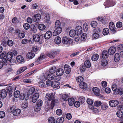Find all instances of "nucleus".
Listing matches in <instances>:
<instances>
[{
	"label": "nucleus",
	"instance_id": "nucleus-1",
	"mask_svg": "<svg viewBox=\"0 0 123 123\" xmlns=\"http://www.w3.org/2000/svg\"><path fill=\"white\" fill-rule=\"evenodd\" d=\"M60 22L59 20H57L55 23L54 31L53 33V35L55 36L58 35L61 32L62 30V28L60 27Z\"/></svg>",
	"mask_w": 123,
	"mask_h": 123
},
{
	"label": "nucleus",
	"instance_id": "nucleus-2",
	"mask_svg": "<svg viewBox=\"0 0 123 123\" xmlns=\"http://www.w3.org/2000/svg\"><path fill=\"white\" fill-rule=\"evenodd\" d=\"M100 29L97 28L93 30L94 33L92 36V38L94 39H97L100 37L99 33L100 32Z\"/></svg>",
	"mask_w": 123,
	"mask_h": 123
},
{
	"label": "nucleus",
	"instance_id": "nucleus-3",
	"mask_svg": "<svg viewBox=\"0 0 123 123\" xmlns=\"http://www.w3.org/2000/svg\"><path fill=\"white\" fill-rule=\"evenodd\" d=\"M73 41L72 39L67 37H64L62 39V42L64 44L68 45L72 43Z\"/></svg>",
	"mask_w": 123,
	"mask_h": 123
},
{
	"label": "nucleus",
	"instance_id": "nucleus-4",
	"mask_svg": "<svg viewBox=\"0 0 123 123\" xmlns=\"http://www.w3.org/2000/svg\"><path fill=\"white\" fill-rule=\"evenodd\" d=\"M104 5L105 6H106L107 7H109L114 6L115 5V3H112L111 0H108L104 3Z\"/></svg>",
	"mask_w": 123,
	"mask_h": 123
},
{
	"label": "nucleus",
	"instance_id": "nucleus-5",
	"mask_svg": "<svg viewBox=\"0 0 123 123\" xmlns=\"http://www.w3.org/2000/svg\"><path fill=\"white\" fill-rule=\"evenodd\" d=\"M119 104V102L116 100H111L109 102V104L110 106L114 107L117 106Z\"/></svg>",
	"mask_w": 123,
	"mask_h": 123
},
{
	"label": "nucleus",
	"instance_id": "nucleus-6",
	"mask_svg": "<svg viewBox=\"0 0 123 123\" xmlns=\"http://www.w3.org/2000/svg\"><path fill=\"white\" fill-rule=\"evenodd\" d=\"M53 97V94L52 93L46 94L45 98V102H47V103H48V101H49V102L52 99Z\"/></svg>",
	"mask_w": 123,
	"mask_h": 123
},
{
	"label": "nucleus",
	"instance_id": "nucleus-7",
	"mask_svg": "<svg viewBox=\"0 0 123 123\" xmlns=\"http://www.w3.org/2000/svg\"><path fill=\"white\" fill-rule=\"evenodd\" d=\"M116 50V48L115 47H111L109 48L108 52L110 55H113L115 53Z\"/></svg>",
	"mask_w": 123,
	"mask_h": 123
},
{
	"label": "nucleus",
	"instance_id": "nucleus-8",
	"mask_svg": "<svg viewBox=\"0 0 123 123\" xmlns=\"http://www.w3.org/2000/svg\"><path fill=\"white\" fill-rule=\"evenodd\" d=\"M64 73V70L61 68L58 69L56 71V75L58 76H60L62 75Z\"/></svg>",
	"mask_w": 123,
	"mask_h": 123
},
{
	"label": "nucleus",
	"instance_id": "nucleus-9",
	"mask_svg": "<svg viewBox=\"0 0 123 123\" xmlns=\"http://www.w3.org/2000/svg\"><path fill=\"white\" fill-rule=\"evenodd\" d=\"M52 32L50 31H47L44 35V37L46 39H49L52 36Z\"/></svg>",
	"mask_w": 123,
	"mask_h": 123
},
{
	"label": "nucleus",
	"instance_id": "nucleus-10",
	"mask_svg": "<svg viewBox=\"0 0 123 123\" xmlns=\"http://www.w3.org/2000/svg\"><path fill=\"white\" fill-rule=\"evenodd\" d=\"M0 94L2 98H5L7 95V92L6 90L3 89L0 91Z\"/></svg>",
	"mask_w": 123,
	"mask_h": 123
},
{
	"label": "nucleus",
	"instance_id": "nucleus-11",
	"mask_svg": "<svg viewBox=\"0 0 123 123\" xmlns=\"http://www.w3.org/2000/svg\"><path fill=\"white\" fill-rule=\"evenodd\" d=\"M39 96V94L38 93H36L33 95L32 97V102L34 103H35Z\"/></svg>",
	"mask_w": 123,
	"mask_h": 123
},
{
	"label": "nucleus",
	"instance_id": "nucleus-12",
	"mask_svg": "<svg viewBox=\"0 0 123 123\" xmlns=\"http://www.w3.org/2000/svg\"><path fill=\"white\" fill-rule=\"evenodd\" d=\"M13 55L12 52H8L6 55V58L8 61L11 62H12V57Z\"/></svg>",
	"mask_w": 123,
	"mask_h": 123
},
{
	"label": "nucleus",
	"instance_id": "nucleus-13",
	"mask_svg": "<svg viewBox=\"0 0 123 123\" xmlns=\"http://www.w3.org/2000/svg\"><path fill=\"white\" fill-rule=\"evenodd\" d=\"M41 18V15L38 14H36L33 16V20L34 21L36 22L37 20H40Z\"/></svg>",
	"mask_w": 123,
	"mask_h": 123
},
{
	"label": "nucleus",
	"instance_id": "nucleus-14",
	"mask_svg": "<svg viewBox=\"0 0 123 123\" xmlns=\"http://www.w3.org/2000/svg\"><path fill=\"white\" fill-rule=\"evenodd\" d=\"M57 100L56 99L52 100L51 104V106H48V107H47V109H52L54 106V105L56 102H57Z\"/></svg>",
	"mask_w": 123,
	"mask_h": 123
},
{
	"label": "nucleus",
	"instance_id": "nucleus-15",
	"mask_svg": "<svg viewBox=\"0 0 123 123\" xmlns=\"http://www.w3.org/2000/svg\"><path fill=\"white\" fill-rule=\"evenodd\" d=\"M26 56L28 59H31L35 56V54L32 52H28L26 54Z\"/></svg>",
	"mask_w": 123,
	"mask_h": 123
},
{
	"label": "nucleus",
	"instance_id": "nucleus-16",
	"mask_svg": "<svg viewBox=\"0 0 123 123\" xmlns=\"http://www.w3.org/2000/svg\"><path fill=\"white\" fill-rule=\"evenodd\" d=\"M76 29L75 31H76L77 35H79L82 33V29L81 26H77L76 27Z\"/></svg>",
	"mask_w": 123,
	"mask_h": 123
},
{
	"label": "nucleus",
	"instance_id": "nucleus-17",
	"mask_svg": "<svg viewBox=\"0 0 123 123\" xmlns=\"http://www.w3.org/2000/svg\"><path fill=\"white\" fill-rule=\"evenodd\" d=\"M93 92L96 95L99 96V89L97 87H94L92 88Z\"/></svg>",
	"mask_w": 123,
	"mask_h": 123
},
{
	"label": "nucleus",
	"instance_id": "nucleus-18",
	"mask_svg": "<svg viewBox=\"0 0 123 123\" xmlns=\"http://www.w3.org/2000/svg\"><path fill=\"white\" fill-rule=\"evenodd\" d=\"M65 70L67 74H69L71 70L70 67L68 65H65L64 66Z\"/></svg>",
	"mask_w": 123,
	"mask_h": 123
},
{
	"label": "nucleus",
	"instance_id": "nucleus-19",
	"mask_svg": "<svg viewBox=\"0 0 123 123\" xmlns=\"http://www.w3.org/2000/svg\"><path fill=\"white\" fill-rule=\"evenodd\" d=\"M109 53L106 50H104L102 53V57L104 59L107 58L109 55Z\"/></svg>",
	"mask_w": 123,
	"mask_h": 123
},
{
	"label": "nucleus",
	"instance_id": "nucleus-20",
	"mask_svg": "<svg viewBox=\"0 0 123 123\" xmlns=\"http://www.w3.org/2000/svg\"><path fill=\"white\" fill-rule=\"evenodd\" d=\"M79 86L82 89L86 90L87 88V84L84 82L80 83Z\"/></svg>",
	"mask_w": 123,
	"mask_h": 123
},
{
	"label": "nucleus",
	"instance_id": "nucleus-21",
	"mask_svg": "<svg viewBox=\"0 0 123 123\" xmlns=\"http://www.w3.org/2000/svg\"><path fill=\"white\" fill-rule=\"evenodd\" d=\"M55 75L54 74L50 73L47 75L46 78L48 80H51L53 79Z\"/></svg>",
	"mask_w": 123,
	"mask_h": 123
},
{
	"label": "nucleus",
	"instance_id": "nucleus-22",
	"mask_svg": "<svg viewBox=\"0 0 123 123\" xmlns=\"http://www.w3.org/2000/svg\"><path fill=\"white\" fill-rule=\"evenodd\" d=\"M69 35L71 37H74L76 35H77L76 31L73 30H71L69 32Z\"/></svg>",
	"mask_w": 123,
	"mask_h": 123
},
{
	"label": "nucleus",
	"instance_id": "nucleus-23",
	"mask_svg": "<svg viewBox=\"0 0 123 123\" xmlns=\"http://www.w3.org/2000/svg\"><path fill=\"white\" fill-rule=\"evenodd\" d=\"M21 113L20 110L19 109H17L13 111L12 113L14 116H17L20 114Z\"/></svg>",
	"mask_w": 123,
	"mask_h": 123
},
{
	"label": "nucleus",
	"instance_id": "nucleus-24",
	"mask_svg": "<svg viewBox=\"0 0 123 123\" xmlns=\"http://www.w3.org/2000/svg\"><path fill=\"white\" fill-rule=\"evenodd\" d=\"M27 68V67L25 66L21 68L17 72V74H19L22 73Z\"/></svg>",
	"mask_w": 123,
	"mask_h": 123
},
{
	"label": "nucleus",
	"instance_id": "nucleus-25",
	"mask_svg": "<svg viewBox=\"0 0 123 123\" xmlns=\"http://www.w3.org/2000/svg\"><path fill=\"white\" fill-rule=\"evenodd\" d=\"M48 122L49 123H56V120L54 117H51L48 118Z\"/></svg>",
	"mask_w": 123,
	"mask_h": 123
},
{
	"label": "nucleus",
	"instance_id": "nucleus-26",
	"mask_svg": "<svg viewBox=\"0 0 123 123\" xmlns=\"http://www.w3.org/2000/svg\"><path fill=\"white\" fill-rule=\"evenodd\" d=\"M54 41L55 43L57 44H59L60 43L61 41V38L59 36H57L55 37L54 40Z\"/></svg>",
	"mask_w": 123,
	"mask_h": 123
},
{
	"label": "nucleus",
	"instance_id": "nucleus-27",
	"mask_svg": "<svg viewBox=\"0 0 123 123\" xmlns=\"http://www.w3.org/2000/svg\"><path fill=\"white\" fill-rule=\"evenodd\" d=\"M84 65L86 68H89L91 66L90 62L88 60H86L84 62Z\"/></svg>",
	"mask_w": 123,
	"mask_h": 123
},
{
	"label": "nucleus",
	"instance_id": "nucleus-28",
	"mask_svg": "<svg viewBox=\"0 0 123 123\" xmlns=\"http://www.w3.org/2000/svg\"><path fill=\"white\" fill-rule=\"evenodd\" d=\"M60 85V83L57 81L53 82L51 86L55 88L58 87Z\"/></svg>",
	"mask_w": 123,
	"mask_h": 123
},
{
	"label": "nucleus",
	"instance_id": "nucleus-29",
	"mask_svg": "<svg viewBox=\"0 0 123 123\" xmlns=\"http://www.w3.org/2000/svg\"><path fill=\"white\" fill-rule=\"evenodd\" d=\"M33 39L36 42H38L40 40V38L38 35H35L33 36Z\"/></svg>",
	"mask_w": 123,
	"mask_h": 123
},
{
	"label": "nucleus",
	"instance_id": "nucleus-30",
	"mask_svg": "<svg viewBox=\"0 0 123 123\" xmlns=\"http://www.w3.org/2000/svg\"><path fill=\"white\" fill-rule=\"evenodd\" d=\"M16 59L18 62H24V58L21 55H19L17 56Z\"/></svg>",
	"mask_w": 123,
	"mask_h": 123
},
{
	"label": "nucleus",
	"instance_id": "nucleus-31",
	"mask_svg": "<svg viewBox=\"0 0 123 123\" xmlns=\"http://www.w3.org/2000/svg\"><path fill=\"white\" fill-rule=\"evenodd\" d=\"M28 102L27 100L25 101L22 103L21 105V107L23 109L26 108L28 106Z\"/></svg>",
	"mask_w": 123,
	"mask_h": 123
},
{
	"label": "nucleus",
	"instance_id": "nucleus-32",
	"mask_svg": "<svg viewBox=\"0 0 123 123\" xmlns=\"http://www.w3.org/2000/svg\"><path fill=\"white\" fill-rule=\"evenodd\" d=\"M68 100L69 105L72 106L74 103V98H69Z\"/></svg>",
	"mask_w": 123,
	"mask_h": 123
},
{
	"label": "nucleus",
	"instance_id": "nucleus-33",
	"mask_svg": "<svg viewBox=\"0 0 123 123\" xmlns=\"http://www.w3.org/2000/svg\"><path fill=\"white\" fill-rule=\"evenodd\" d=\"M81 41H84L86 39L87 37V35L86 33H83L82 36H80Z\"/></svg>",
	"mask_w": 123,
	"mask_h": 123
},
{
	"label": "nucleus",
	"instance_id": "nucleus-34",
	"mask_svg": "<svg viewBox=\"0 0 123 123\" xmlns=\"http://www.w3.org/2000/svg\"><path fill=\"white\" fill-rule=\"evenodd\" d=\"M99 57V55L98 54H95L93 55L92 57V60L94 61H96Z\"/></svg>",
	"mask_w": 123,
	"mask_h": 123
},
{
	"label": "nucleus",
	"instance_id": "nucleus-35",
	"mask_svg": "<svg viewBox=\"0 0 123 123\" xmlns=\"http://www.w3.org/2000/svg\"><path fill=\"white\" fill-rule=\"evenodd\" d=\"M120 55L118 53H116L115 55L114 60L116 62H118L120 60Z\"/></svg>",
	"mask_w": 123,
	"mask_h": 123
},
{
	"label": "nucleus",
	"instance_id": "nucleus-36",
	"mask_svg": "<svg viewBox=\"0 0 123 123\" xmlns=\"http://www.w3.org/2000/svg\"><path fill=\"white\" fill-rule=\"evenodd\" d=\"M45 26L43 24H40L38 26V28L40 30L43 31L45 29Z\"/></svg>",
	"mask_w": 123,
	"mask_h": 123
},
{
	"label": "nucleus",
	"instance_id": "nucleus-37",
	"mask_svg": "<svg viewBox=\"0 0 123 123\" xmlns=\"http://www.w3.org/2000/svg\"><path fill=\"white\" fill-rule=\"evenodd\" d=\"M115 25L113 22H111L109 24V28L110 30L111 31H113L114 30Z\"/></svg>",
	"mask_w": 123,
	"mask_h": 123
},
{
	"label": "nucleus",
	"instance_id": "nucleus-38",
	"mask_svg": "<svg viewBox=\"0 0 123 123\" xmlns=\"http://www.w3.org/2000/svg\"><path fill=\"white\" fill-rule=\"evenodd\" d=\"M109 32V30L108 28H105L103 30V34L104 35H107Z\"/></svg>",
	"mask_w": 123,
	"mask_h": 123
},
{
	"label": "nucleus",
	"instance_id": "nucleus-39",
	"mask_svg": "<svg viewBox=\"0 0 123 123\" xmlns=\"http://www.w3.org/2000/svg\"><path fill=\"white\" fill-rule=\"evenodd\" d=\"M35 90V89L34 87L31 88L28 90V94L30 95L32 94Z\"/></svg>",
	"mask_w": 123,
	"mask_h": 123
},
{
	"label": "nucleus",
	"instance_id": "nucleus-40",
	"mask_svg": "<svg viewBox=\"0 0 123 123\" xmlns=\"http://www.w3.org/2000/svg\"><path fill=\"white\" fill-rule=\"evenodd\" d=\"M44 56V55L42 54H41L40 55L39 57L35 60V62H39V61L43 59Z\"/></svg>",
	"mask_w": 123,
	"mask_h": 123
},
{
	"label": "nucleus",
	"instance_id": "nucleus-41",
	"mask_svg": "<svg viewBox=\"0 0 123 123\" xmlns=\"http://www.w3.org/2000/svg\"><path fill=\"white\" fill-rule=\"evenodd\" d=\"M101 63L102 66H105L107 64L108 61L105 59H103L101 62Z\"/></svg>",
	"mask_w": 123,
	"mask_h": 123
},
{
	"label": "nucleus",
	"instance_id": "nucleus-42",
	"mask_svg": "<svg viewBox=\"0 0 123 123\" xmlns=\"http://www.w3.org/2000/svg\"><path fill=\"white\" fill-rule=\"evenodd\" d=\"M31 31L33 33H35L37 32V29L34 25H31Z\"/></svg>",
	"mask_w": 123,
	"mask_h": 123
},
{
	"label": "nucleus",
	"instance_id": "nucleus-43",
	"mask_svg": "<svg viewBox=\"0 0 123 123\" xmlns=\"http://www.w3.org/2000/svg\"><path fill=\"white\" fill-rule=\"evenodd\" d=\"M56 70V67L53 66L49 70V72L50 73L53 74L55 73Z\"/></svg>",
	"mask_w": 123,
	"mask_h": 123
},
{
	"label": "nucleus",
	"instance_id": "nucleus-44",
	"mask_svg": "<svg viewBox=\"0 0 123 123\" xmlns=\"http://www.w3.org/2000/svg\"><path fill=\"white\" fill-rule=\"evenodd\" d=\"M20 95V92L19 91H16L14 92V95L15 97L18 98L19 96Z\"/></svg>",
	"mask_w": 123,
	"mask_h": 123
},
{
	"label": "nucleus",
	"instance_id": "nucleus-45",
	"mask_svg": "<svg viewBox=\"0 0 123 123\" xmlns=\"http://www.w3.org/2000/svg\"><path fill=\"white\" fill-rule=\"evenodd\" d=\"M68 95L65 94H63L62 97V99L65 101H66L68 100L69 98H68Z\"/></svg>",
	"mask_w": 123,
	"mask_h": 123
},
{
	"label": "nucleus",
	"instance_id": "nucleus-46",
	"mask_svg": "<svg viewBox=\"0 0 123 123\" xmlns=\"http://www.w3.org/2000/svg\"><path fill=\"white\" fill-rule=\"evenodd\" d=\"M97 23L96 21H92L91 23V26L93 27H96L97 25Z\"/></svg>",
	"mask_w": 123,
	"mask_h": 123
},
{
	"label": "nucleus",
	"instance_id": "nucleus-47",
	"mask_svg": "<svg viewBox=\"0 0 123 123\" xmlns=\"http://www.w3.org/2000/svg\"><path fill=\"white\" fill-rule=\"evenodd\" d=\"M76 80L77 81L82 83L81 82L83 80V78L81 76H79L77 78Z\"/></svg>",
	"mask_w": 123,
	"mask_h": 123
},
{
	"label": "nucleus",
	"instance_id": "nucleus-48",
	"mask_svg": "<svg viewBox=\"0 0 123 123\" xmlns=\"http://www.w3.org/2000/svg\"><path fill=\"white\" fill-rule=\"evenodd\" d=\"M123 114V112L121 111H119L117 113V117H122Z\"/></svg>",
	"mask_w": 123,
	"mask_h": 123
},
{
	"label": "nucleus",
	"instance_id": "nucleus-49",
	"mask_svg": "<svg viewBox=\"0 0 123 123\" xmlns=\"http://www.w3.org/2000/svg\"><path fill=\"white\" fill-rule=\"evenodd\" d=\"M64 120V119L62 117L58 118L56 122V123H62Z\"/></svg>",
	"mask_w": 123,
	"mask_h": 123
},
{
	"label": "nucleus",
	"instance_id": "nucleus-50",
	"mask_svg": "<svg viewBox=\"0 0 123 123\" xmlns=\"http://www.w3.org/2000/svg\"><path fill=\"white\" fill-rule=\"evenodd\" d=\"M101 104V103L99 101H96L94 103V105L96 106H99Z\"/></svg>",
	"mask_w": 123,
	"mask_h": 123
},
{
	"label": "nucleus",
	"instance_id": "nucleus-51",
	"mask_svg": "<svg viewBox=\"0 0 123 123\" xmlns=\"http://www.w3.org/2000/svg\"><path fill=\"white\" fill-rule=\"evenodd\" d=\"M80 37L78 35H77L74 38L75 41L76 42L80 41V42H81L80 40Z\"/></svg>",
	"mask_w": 123,
	"mask_h": 123
},
{
	"label": "nucleus",
	"instance_id": "nucleus-52",
	"mask_svg": "<svg viewBox=\"0 0 123 123\" xmlns=\"http://www.w3.org/2000/svg\"><path fill=\"white\" fill-rule=\"evenodd\" d=\"M42 104L43 102L42 100H39L37 102L36 105L41 107Z\"/></svg>",
	"mask_w": 123,
	"mask_h": 123
},
{
	"label": "nucleus",
	"instance_id": "nucleus-53",
	"mask_svg": "<svg viewBox=\"0 0 123 123\" xmlns=\"http://www.w3.org/2000/svg\"><path fill=\"white\" fill-rule=\"evenodd\" d=\"M24 28L26 30H28L30 28V26L27 23H25L23 25Z\"/></svg>",
	"mask_w": 123,
	"mask_h": 123
},
{
	"label": "nucleus",
	"instance_id": "nucleus-54",
	"mask_svg": "<svg viewBox=\"0 0 123 123\" xmlns=\"http://www.w3.org/2000/svg\"><path fill=\"white\" fill-rule=\"evenodd\" d=\"M38 85L40 87H43L45 86V83L44 82L41 81L38 82Z\"/></svg>",
	"mask_w": 123,
	"mask_h": 123
},
{
	"label": "nucleus",
	"instance_id": "nucleus-55",
	"mask_svg": "<svg viewBox=\"0 0 123 123\" xmlns=\"http://www.w3.org/2000/svg\"><path fill=\"white\" fill-rule=\"evenodd\" d=\"M87 102L88 104L91 105L93 103V101L92 99L88 98L87 99Z\"/></svg>",
	"mask_w": 123,
	"mask_h": 123
},
{
	"label": "nucleus",
	"instance_id": "nucleus-56",
	"mask_svg": "<svg viewBox=\"0 0 123 123\" xmlns=\"http://www.w3.org/2000/svg\"><path fill=\"white\" fill-rule=\"evenodd\" d=\"M49 19L50 16L49 14H46L44 18L45 20L46 21L48 22L49 21Z\"/></svg>",
	"mask_w": 123,
	"mask_h": 123
},
{
	"label": "nucleus",
	"instance_id": "nucleus-57",
	"mask_svg": "<svg viewBox=\"0 0 123 123\" xmlns=\"http://www.w3.org/2000/svg\"><path fill=\"white\" fill-rule=\"evenodd\" d=\"M6 55V53L5 51H3L0 55V58L3 59L4 58Z\"/></svg>",
	"mask_w": 123,
	"mask_h": 123
},
{
	"label": "nucleus",
	"instance_id": "nucleus-58",
	"mask_svg": "<svg viewBox=\"0 0 123 123\" xmlns=\"http://www.w3.org/2000/svg\"><path fill=\"white\" fill-rule=\"evenodd\" d=\"M116 93L117 94H119L122 95L123 94V92L119 89H118L116 91Z\"/></svg>",
	"mask_w": 123,
	"mask_h": 123
},
{
	"label": "nucleus",
	"instance_id": "nucleus-59",
	"mask_svg": "<svg viewBox=\"0 0 123 123\" xmlns=\"http://www.w3.org/2000/svg\"><path fill=\"white\" fill-rule=\"evenodd\" d=\"M117 86L116 84H113L112 86V89L113 91H115V92L116 91L117 89Z\"/></svg>",
	"mask_w": 123,
	"mask_h": 123
},
{
	"label": "nucleus",
	"instance_id": "nucleus-60",
	"mask_svg": "<svg viewBox=\"0 0 123 123\" xmlns=\"http://www.w3.org/2000/svg\"><path fill=\"white\" fill-rule=\"evenodd\" d=\"M101 108L102 110H105L107 109L108 108L107 105L105 104L102 105H101Z\"/></svg>",
	"mask_w": 123,
	"mask_h": 123
},
{
	"label": "nucleus",
	"instance_id": "nucleus-61",
	"mask_svg": "<svg viewBox=\"0 0 123 123\" xmlns=\"http://www.w3.org/2000/svg\"><path fill=\"white\" fill-rule=\"evenodd\" d=\"M122 23L121 22H118L116 24V26L118 28H120L122 27Z\"/></svg>",
	"mask_w": 123,
	"mask_h": 123
},
{
	"label": "nucleus",
	"instance_id": "nucleus-62",
	"mask_svg": "<svg viewBox=\"0 0 123 123\" xmlns=\"http://www.w3.org/2000/svg\"><path fill=\"white\" fill-rule=\"evenodd\" d=\"M74 104V106L76 107H79L80 105V103L79 101H76Z\"/></svg>",
	"mask_w": 123,
	"mask_h": 123
},
{
	"label": "nucleus",
	"instance_id": "nucleus-63",
	"mask_svg": "<svg viewBox=\"0 0 123 123\" xmlns=\"http://www.w3.org/2000/svg\"><path fill=\"white\" fill-rule=\"evenodd\" d=\"M41 108V107L36 105L34 108V110L36 111H38L40 110Z\"/></svg>",
	"mask_w": 123,
	"mask_h": 123
},
{
	"label": "nucleus",
	"instance_id": "nucleus-64",
	"mask_svg": "<svg viewBox=\"0 0 123 123\" xmlns=\"http://www.w3.org/2000/svg\"><path fill=\"white\" fill-rule=\"evenodd\" d=\"M23 81L24 83H31L32 82L31 80L30 79H24Z\"/></svg>",
	"mask_w": 123,
	"mask_h": 123
}]
</instances>
